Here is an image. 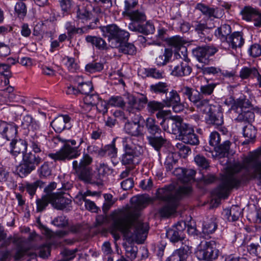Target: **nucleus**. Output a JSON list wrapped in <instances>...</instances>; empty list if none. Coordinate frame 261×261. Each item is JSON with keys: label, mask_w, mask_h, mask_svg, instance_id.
<instances>
[{"label": "nucleus", "mask_w": 261, "mask_h": 261, "mask_svg": "<svg viewBox=\"0 0 261 261\" xmlns=\"http://www.w3.org/2000/svg\"><path fill=\"white\" fill-rule=\"evenodd\" d=\"M230 145L231 142L226 140L215 148V151L221 156L225 157L228 154Z\"/></svg>", "instance_id": "a18cd8bd"}, {"label": "nucleus", "mask_w": 261, "mask_h": 261, "mask_svg": "<svg viewBox=\"0 0 261 261\" xmlns=\"http://www.w3.org/2000/svg\"><path fill=\"white\" fill-rule=\"evenodd\" d=\"M256 73V68L255 67L249 68L244 67L242 68L240 72V76L242 79H246L250 76L252 77Z\"/></svg>", "instance_id": "0e129e2a"}, {"label": "nucleus", "mask_w": 261, "mask_h": 261, "mask_svg": "<svg viewBox=\"0 0 261 261\" xmlns=\"http://www.w3.org/2000/svg\"><path fill=\"white\" fill-rule=\"evenodd\" d=\"M119 52L129 55H134L136 53L135 46L131 43L123 42L119 49Z\"/></svg>", "instance_id": "6e6d98bb"}, {"label": "nucleus", "mask_w": 261, "mask_h": 261, "mask_svg": "<svg viewBox=\"0 0 261 261\" xmlns=\"http://www.w3.org/2000/svg\"><path fill=\"white\" fill-rule=\"evenodd\" d=\"M103 67L104 65L102 62L94 60L86 65L85 70L88 72L93 73L101 71L103 70Z\"/></svg>", "instance_id": "ea45409f"}, {"label": "nucleus", "mask_w": 261, "mask_h": 261, "mask_svg": "<svg viewBox=\"0 0 261 261\" xmlns=\"http://www.w3.org/2000/svg\"><path fill=\"white\" fill-rule=\"evenodd\" d=\"M257 10L250 6H245L241 10V14L244 19L250 21L252 17H255L257 13Z\"/></svg>", "instance_id": "c03bdc74"}, {"label": "nucleus", "mask_w": 261, "mask_h": 261, "mask_svg": "<svg viewBox=\"0 0 261 261\" xmlns=\"http://www.w3.org/2000/svg\"><path fill=\"white\" fill-rule=\"evenodd\" d=\"M216 86V84L213 83L201 86L198 93H200L202 96L203 95H210L213 93Z\"/></svg>", "instance_id": "e2e57ef3"}, {"label": "nucleus", "mask_w": 261, "mask_h": 261, "mask_svg": "<svg viewBox=\"0 0 261 261\" xmlns=\"http://www.w3.org/2000/svg\"><path fill=\"white\" fill-rule=\"evenodd\" d=\"M196 67L200 69L204 74L219 75L220 73H221V69L215 67H205L203 65H197Z\"/></svg>", "instance_id": "864d4df0"}, {"label": "nucleus", "mask_w": 261, "mask_h": 261, "mask_svg": "<svg viewBox=\"0 0 261 261\" xmlns=\"http://www.w3.org/2000/svg\"><path fill=\"white\" fill-rule=\"evenodd\" d=\"M29 141L31 148L34 153H38L42 151L41 138L35 134L31 136Z\"/></svg>", "instance_id": "58836bf2"}, {"label": "nucleus", "mask_w": 261, "mask_h": 261, "mask_svg": "<svg viewBox=\"0 0 261 261\" xmlns=\"http://www.w3.org/2000/svg\"><path fill=\"white\" fill-rule=\"evenodd\" d=\"M21 125L23 128L28 129L29 130L35 131L39 128L38 123L29 115L23 117Z\"/></svg>", "instance_id": "473e14b6"}, {"label": "nucleus", "mask_w": 261, "mask_h": 261, "mask_svg": "<svg viewBox=\"0 0 261 261\" xmlns=\"http://www.w3.org/2000/svg\"><path fill=\"white\" fill-rule=\"evenodd\" d=\"M116 139H114L110 144L106 145L102 148L103 152V156L106 154H108L110 158H115L117 154V149L115 146Z\"/></svg>", "instance_id": "de8ad7c7"}, {"label": "nucleus", "mask_w": 261, "mask_h": 261, "mask_svg": "<svg viewBox=\"0 0 261 261\" xmlns=\"http://www.w3.org/2000/svg\"><path fill=\"white\" fill-rule=\"evenodd\" d=\"M171 19L178 21L177 25H180L181 31L184 33L187 32L190 29V24L187 22L182 20L180 14H177L175 16H172Z\"/></svg>", "instance_id": "bf43d9fd"}, {"label": "nucleus", "mask_w": 261, "mask_h": 261, "mask_svg": "<svg viewBox=\"0 0 261 261\" xmlns=\"http://www.w3.org/2000/svg\"><path fill=\"white\" fill-rule=\"evenodd\" d=\"M124 129L127 134L132 136H138L141 134L139 120L136 122L126 123Z\"/></svg>", "instance_id": "72a5a7b5"}, {"label": "nucleus", "mask_w": 261, "mask_h": 261, "mask_svg": "<svg viewBox=\"0 0 261 261\" xmlns=\"http://www.w3.org/2000/svg\"><path fill=\"white\" fill-rule=\"evenodd\" d=\"M193 104L203 113L207 114L212 110L213 106L210 104V100L203 98L201 95H200Z\"/></svg>", "instance_id": "c85d7f7f"}, {"label": "nucleus", "mask_w": 261, "mask_h": 261, "mask_svg": "<svg viewBox=\"0 0 261 261\" xmlns=\"http://www.w3.org/2000/svg\"><path fill=\"white\" fill-rule=\"evenodd\" d=\"M51 204L53 207L58 210L66 208L71 202V199L65 197L62 192L50 193Z\"/></svg>", "instance_id": "2eb2a0df"}, {"label": "nucleus", "mask_w": 261, "mask_h": 261, "mask_svg": "<svg viewBox=\"0 0 261 261\" xmlns=\"http://www.w3.org/2000/svg\"><path fill=\"white\" fill-rule=\"evenodd\" d=\"M145 127L148 136L158 135L164 133L159 125L158 122L153 118L148 117L145 121Z\"/></svg>", "instance_id": "aec40b11"}, {"label": "nucleus", "mask_w": 261, "mask_h": 261, "mask_svg": "<svg viewBox=\"0 0 261 261\" xmlns=\"http://www.w3.org/2000/svg\"><path fill=\"white\" fill-rule=\"evenodd\" d=\"M166 94V97L163 100L165 107H171L174 103H176L180 100L179 95L176 90H172L168 94Z\"/></svg>", "instance_id": "f704fd0d"}, {"label": "nucleus", "mask_w": 261, "mask_h": 261, "mask_svg": "<svg viewBox=\"0 0 261 261\" xmlns=\"http://www.w3.org/2000/svg\"><path fill=\"white\" fill-rule=\"evenodd\" d=\"M227 42L233 49L240 48L244 43L243 34L241 32H236L229 36Z\"/></svg>", "instance_id": "5701e85b"}, {"label": "nucleus", "mask_w": 261, "mask_h": 261, "mask_svg": "<svg viewBox=\"0 0 261 261\" xmlns=\"http://www.w3.org/2000/svg\"><path fill=\"white\" fill-rule=\"evenodd\" d=\"M13 244L16 245V252L13 257L15 260H19L27 254L29 249L21 239H14Z\"/></svg>", "instance_id": "a878e982"}, {"label": "nucleus", "mask_w": 261, "mask_h": 261, "mask_svg": "<svg viewBox=\"0 0 261 261\" xmlns=\"http://www.w3.org/2000/svg\"><path fill=\"white\" fill-rule=\"evenodd\" d=\"M191 192V187L189 185L177 187L170 184L159 189L156 193L157 198L165 202L160 211L161 215L168 217L174 214L180 205L181 199Z\"/></svg>", "instance_id": "7ed1b4c3"}, {"label": "nucleus", "mask_w": 261, "mask_h": 261, "mask_svg": "<svg viewBox=\"0 0 261 261\" xmlns=\"http://www.w3.org/2000/svg\"><path fill=\"white\" fill-rule=\"evenodd\" d=\"M217 49L213 46H198L193 49V54L201 63L207 64L209 57L214 55Z\"/></svg>", "instance_id": "f8f14e48"}, {"label": "nucleus", "mask_w": 261, "mask_h": 261, "mask_svg": "<svg viewBox=\"0 0 261 261\" xmlns=\"http://www.w3.org/2000/svg\"><path fill=\"white\" fill-rule=\"evenodd\" d=\"M15 11L19 17H24L27 12V6L22 1L17 2L15 6Z\"/></svg>", "instance_id": "69168bd1"}, {"label": "nucleus", "mask_w": 261, "mask_h": 261, "mask_svg": "<svg viewBox=\"0 0 261 261\" xmlns=\"http://www.w3.org/2000/svg\"><path fill=\"white\" fill-rule=\"evenodd\" d=\"M92 162V158L88 153H84L79 161L72 162L73 173L86 183L99 185L101 179L111 173L112 170L107 164L100 163L97 168V172L91 173L92 169L89 166Z\"/></svg>", "instance_id": "20e7f679"}, {"label": "nucleus", "mask_w": 261, "mask_h": 261, "mask_svg": "<svg viewBox=\"0 0 261 261\" xmlns=\"http://www.w3.org/2000/svg\"><path fill=\"white\" fill-rule=\"evenodd\" d=\"M194 161L201 169L206 170L210 167V162L204 156L197 154L194 158Z\"/></svg>", "instance_id": "603ef678"}, {"label": "nucleus", "mask_w": 261, "mask_h": 261, "mask_svg": "<svg viewBox=\"0 0 261 261\" xmlns=\"http://www.w3.org/2000/svg\"><path fill=\"white\" fill-rule=\"evenodd\" d=\"M71 118L68 115H60L51 122L50 125L56 133H60L71 127Z\"/></svg>", "instance_id": "4468645a"}, {"label": "nucleus", "mask_w": 261, "mask_h": 261, "mask_svg": "<svg viewBox=\"0 0 261 261\" xmlns=\"http://www.w3.org/2000/svg\"><path fill=\"white\" fill-rule=\"evenodd\" d=\"M122 143L124 152L134 158L139 156L143 153L142 147L139 145H136L133 144L132 139L130 137L122 138Z\"/></svg>", "instance_id": "f3484780"}, {"label": "nucleus", "mask_w": 261, "mask_h": 261, "mask_svg": "<svg viewBox=\"0 0 261 261\" xmlns=\"http://www.w3.org/2000/svg\"><path fill=\"white\" fill-rule=\"evenodd\" d=\"M186 227L185 222H178L176 225L167 230V237L171 242L175 243L181 241L185 238L184 230Z\"/></svg>", "instance_id": "ddd939ff"}, {"label": "nucleus", "mask_w": 261, "mask_h": 261, "mask_svg": "<svg viewBox=\"0 0 261 261\" xmlns=\"http://www.w3.org/2000/svg\"><path fill=\"white\" fill-rule=\"evenodd\" d=\"M208 117L206 118V122L209 124L218 127L223 124V116L221 112H215L213 111L207 113Z\"/></svg>", "instance_id": "b1692460"}, {"label": "nucleus", "mask_w": 261, "mask_h": 261, "mask_svg": "<svg viewBox=\"0 0 261 261\" xmlns=\"http://www.w3.org/2000/svg\"><path fill=\"white\" fill-rule=\"evenodd\" d=\"M137 5L136 0H125L124 1V11L122 14L125 16L127 14L134 11V9Z\"/></svg>", "instance_id": "338daca9"}, {"label": "nucleus", "mask_w": 261, "mask_h": 261, "mask_svg": "<svg viewBox=\"0 0 261 261\" xmlns=\"http://www.w3.org/2000/svg\"><path fill=\"white\" fill-rule=\"evenodd\" d=\"M10 152L13 155L16 156L18 154H24L27 149V143L22 139L12 140L10 143Z\"/></svg>", "instance_id": "a211bd4d"}, {"label": "nucleus", "mask_w": 261, "mask_h": 261, "mask_svg": "<svg viewBox=\"0 0 261 261\" xmlns=\"http://www.w3.org/2000/svg\"><path fill=\"white\" fill-rule=\"evenodd\" d=\"M125 249V254L127 257L129 258L131 260L135 259L136 258L138 251L137 247L126 245Z\"/></svg>", "instance_id": "774afa93"}, {"label": "nucleus", "mask_w": 261, "mask_h": 261, "mask_svg": "<svg viewBox=\"0 0 261 261\" xmlns=\"http://www.w3.org/2000/svg\"><path fill=\"white\" fill-rule=\"evenodd\" d=\"M243 132L244 137L247 138L243 142V144H247L253 142L256 137V130L249 123L244 126Z\"/></svg>", "instance_id": "7c9ffc66"}, {"label": "nucleus", "mask_w": 261, "mask_h": 261, "mask_svg": "<svg viewBox=\"0 0 261 261\" xmlns=\"http://www.w3.org/2000/svg\"><path fill=\"white\" fill-rule=\"evenodd\" d=\"M145 73L147 76L154 79H161L163 78L164 72L155 68L145 69Z\"/></svg>", "instance_id": "052dcab7"}, {"label": "nucleus", "mask_w": 261, "mask_h": 261, "mask_svg": "<svg viewBox=\"0 0 261 261\" xmlns=\"http://www.w3.org/2000/svg\"><path fill=\"white\" fill-rule=\"evenodd\" d=\"M87 42L91 43L100 50H107L108 47L106 41L101 37L88 35L86 37Z\"/></svg>", "instance_id": "c756f323"}, {"label": "nucleus", "mask_w": 261, "mask_h": 261, "mask_svg": "<svg viewBox=\"0 0 261 261\" xmlns=\"http://www.w3.org/2000/svg\"><path fill=\"white\" fill-rule=\"evenodd\" d=\"M147 140L149 144L157 151H160L161 149L165 146L167 142L165 133L158 135L147 136Z\"/></svg>", "instance_id": "6ab92c4d"}, {"label": "nucleus", "mask_w": 261, "mask_h": 261, "mask_svg": "<svg viewBox=\"0 0 261 261\" xmlns=\"http://www.w3.org/2000/svg\"><path fill=\"white\" fill-rule=\"evenodd\" d=\"M230 102L233 101L230 110L233 111L237 116L235 120L238 122H247L248 123L254 118V114L253 112L246 109L251 106L250 101L244 97L234 100L230 97Z\"/></svg>", "instance_id": "0eeeda50"}, {"label": "nucleus", "mask_w": 261, "mask_h": 261, "mask_svg": "<svg viewBox=\"0 0 261 261\" xmlns=\"http://www.w3.org/2000/svg\"><path fill=\"white\" fill-rule=\"evenodd\" d=\"M175 56H178L179 58L174 60L172 65H170L171 74L177 77L189 75L192 71V68L189 65L190 59L185 55L182 58L178 53L175 54ZM176 58H177V57Z\"/></svg>", "instance_id": "9d476101"}, {"label": "nucleus", "mask_w": 261, "mask_h": 261, "mask_svg": "<svg viewBox=\"0 0 261 261\" xmlns=\"http://www.w3.org/2000/svg\"><path fill=\"white\" fill-rule=\"evenodd\" d=\"M216 246L214 241L201 242L196 252L198 259L209 261L217 258L219 251Z\"/></svg>", "instance_id": "9b49d317"}, {"label": "nucleus", "mask_w": 261, "mask_h": 261, "mask_svg": "<svg viewBox=\"0 0 261 261\" xmlns=\"http://www.w3.org/2000/svg\"><path fill=\"white\" fill-rule=\"evenodd\" d=\"M165 106L163 101L160 102L155 100L150 101L147 103V109L149 113L153 114L156 111L162 110Z\"/></svg>", "instance_id": "49530a36"}, {"label": "nucleus", "mask_w": 261, "mask_h": 261, "mask_svg": "<svg viewBox=\"0 0 261 261\" xmlns=\"http://www.w3.org/2000/svg\"><path fill=\"white\" fill-rule=\"evenodd\" d=\"M170 120L169 125L172 127V133L174 134H178L180 139L185 143L192 145L199 144L198 136L194 133L193 127L184 122L181 119L179 122H174Z\"/></svg>", "instance_id": "423d86ee"}, {"label": "nucleus", "mask_w": 261, "mask_h": 261, "mask_svg": "<svg viewBox=\"0 0 261 261\" xmlns=\"http://www.w3.org/2000/svg\"><path fill=\"white\" fill-rule=\"evenodd\" d=\"M170 120L169 125L172 127V133L174 134H178L180 139L185 143L192 145L199 144L198 136L194 133L193 127L184 122L181 119L179 122H174Z\"/></svg>", "instance_id": "39448f33"}, {"label": "nucleus", "mask_w": 261, "mask_h": 261, "mask_svg": "<svg viewBox=\"0 0 261 261\" xmlns=\"http://www.w3.org/2000/svg\"><path fill=\"white\" fill-rule=\"evenodd\" d=\"M252 179H261V146L249 152L242 163H235L228 167L215 192L220 197L226 196L231 189L239 187L242 181Z\"/></svg>", "instance_id": "f03ea898"}, {"label": "nucleus", "mask_w": 261, "mask_h": 261, "mask_svg": "<svg viewBox=\"0 0 261 261\" xmlns=\"http://www.w3.org/2000/svg\"><path fill=\"white\" fill-rule=\"evenodd\" d=\"M197 8L203 14L209 17H217L215 10L214 8H210L203 4H198Z\"/></svg>", "instance_id": "5fc2aeb1"}, {"label": "nucleus", "mask_w": 261, "mask_h": 261, "mask_svg": "<svg viewBox=\"0 0 261 261\" xmlns=\"http://www.w3.org/2000/svg\"><path fill=\"white\" fill-rule=\"evenodd\" d=\"M131 201L136 211L132 212L127 208L114 211L111 215L112 223L110 231L116 240L120 239L118 232H120L125 237L142 243L146 238L149 227L146 223L139 220L138 211L144 207L145 200L143 197L138 196L133 197Z\"/></svg>", "instance_id": "f257e3e1"}, {"label": "nucleus", "mask_w": 261, "mask_h": 261, "mask_svg": "<svg viewBox=\"0 0 261 261\" xmlns=\"http://www.w3.org/2000/svg\"><path fill=\"white\" fill-rule=\"evenodd\" d=\"M23 161L35 170L36 167L42 162L43 160L36 153L29 152L23 154Z\"/></svg>", "instance_id": "cd10ccee"}, {"label": "nucleus", "mask_w": 261, "mask_h": 261, "mask_svg": "<svg viewBox=\"0 0 261 261\" xmlns=\"http://www.w3.org/2000/svg\"><path fill=\"white\" fill-rule=\"evenodd\" d=\"M103 197L105 198V202L102 206V210L105 213H106L116 202L117 199L114 198L113 195L111 194H105Z\"/></svg>", "instance_id": "3c124183"}, {"label": "nucleus", "mask_w": 261, "mask_h": 261, "mask_svg": "<svg viewBox=\"0 0 261 261\" xmlns=\"http://www.w3.org/2000/svg\"><path fill=\"white\" fill-rule=\"evenodd\" d=\"M168 44L176 49H178L182 47L184 50H186V47H183V45L185 44V41L183 39L179 36H174L169 38L168 40Z\"/></svg>", "instance_id": "8fccbe9b"}, {"label": "nucleus", "mask_w": 261, "mask_h": 261, "mask_svg": "<svg viewBox=\"0 0 261 261\" xmlns=\"http://www.w3.org/2000/svg\"><path fill=\"white\" fill-rule=\"evenodd\" d=\"M100 28L101 31L103 33V35L108 37L109 38L116 36L121 38H128L129 36L128 32L120 29L116 24L103 26Z\"/></svg>", "instance_id": "dca6fc26"}, {"label": "nucleus", "mask_w": 261, "mask_h": 261, "mask_svg": "<svg viewBox=\"0 0 261 261\" xmlns=\"http://www.w3.org/2000/svg\"><path fill=\"white\" fill-rule=\"evenodd\" d=\"M125 16L127 17L133 21L128 25V29L130 31L137 32L144 35H148L153 33L154 27L149 22H147L144 25L137 23V22H142L146 20V16L143 12L138 10H134Z\"/></svg>", "instance_id": "6e6552de"}, {"label": "nucleus", "mask_w": 261, "mask_h": 261, "mask_svg": "<svg viewBox=\"0 0 261 261\" xmlns=\"http://www.w3.org/2000/svg\"><path fill=\"white\" fill-rule=\"evenodd\" d=\"M17 134V126L14 123L10 124L7 132L3 137L5 138L8 141L15 139Z\"/></svg>", "instance_id": "09e8293b"}, {"label": "nucleus", "mask_w": 261, "mask_h": 261, "mask_svg": "<svg viewBox=\"0 0 261 261\" xmlns=\"http://www.w3.org/2000/svg\"><path fill=\"white\" fill-rule=\"evenodd\" d=\"M57 138L59 140V142L65 143L64 146L62 147L56 153H50L48 154V156L54 160L57 161H65L70 160L79 157L81 154V151L79 149L80 146L83 142L81 140L79 145L77 146L72 147L69 144L67 143L66 139H63L60 136H57Z\"/></svg>", "instance_id": "1a4fd4ad"}, {"label": "nucleus", "mask_w": 261, "mask_h": 261, "mask_svg": "<svg viewBox=\"0 0 261 261\" xmlns=\"http://www.w3.org/2000/svg\"><path fill=\"white\" fill-rule=\"evenodd\" d=\"M127 110L129 112L134 113L135 111H140L142 107L137 103V98L133 95H128L127 97Z\"/></svg>", "instance_id": "4c0bfd02"}, {"label": "nucleus", "mask_w": 261, "mask_h": 261, "mask_svg": "<svg viewBox=\"0 0 261 261\" xmlns=\"http://www.w3.org/2000/svg\"><path fill=\"white\" fill-rule=\"evenodd\" d=\"M128 38H121L119 36L109 38V45L112 48H118V50L123 44V41Z\"/></svg>", "instance_id": "680f3d73"}, {"label": "nucleus", "mask_w": 261, "mask_h": 261, "mask_svg": "<svg viewBox=\"0 0 261 261\" xmlns=\"http://www.w3.org/2000/svg\"><path fill=\"white\" fill-rule=\"evenodd\" d=\"M96 192H92L90 191H87L84 194H79L76 196V199L79 200L80 202L82 201L85 202V206L87 210L92 212H96L97 211V207L96 206L94 202L87 199V196L90 195H96Z\"/></svg>", "instance_id": "412c9836"}, {"label": "nucleus", "mask_w": 261, "mask_h": 261, "mask_svg": "<svg viewBox=\"0 0 261 261\" xmlns=\"http://www.w3.org/2000/svg\"><path fill=\"white\" fill-rule=\"evenodd\" d=\"M51 204V197L50 193L43 195L40 198L36 200L37 212H42L44 211L48 205Z\"/></svg>", "instance_id": "e433bc0d"}, {"label": "nucleus", "mask_w": 261, "mask_h": 261, "mask_svg": "<svg viewBox=\"0 0 261 261\" xmlns=\"http://www.w3.org/2000/svg\"><path fill=\"white\" fill-rule=\"evenodd\" d=\"M161 51L162 54L156 58V63L160 66L165 65L172 55V51L167 48L165 49L164 51L162 49Z\"/></svg>", "instance_id": "37998d69"}, {"label": "nucleus", "mask_w": 261, "mask_h": 261, "mask_svg": "<svg viewBox=\"0 0 261 261\" xmlns=\"http://www.w3.org/2000/svg\"><path fill=\"white\" fill-rule=\"evenodd\" d=\"M34 170L35 169L33 167H32L23 160L22 163L17 167V172L21 178L26 177Z\"/></svg>", "instance_id": "a19ab883"}, {"label": "nucleus", "mask_w": 261, "mask_h": 261, "mask_svg": "<svg viewBox=\"0 0 261 261\" xmlns=\"http://www.w3.org/2000/svg\"><path fill=\"white\" fill-rule=\"evenodd\" d=\"M166 115V111L161 110L159 111L156 114V117L158 119H162V121L160 122V124L164 127L165 130L168 129V130L172 131V127L170 126L168 123L170 120L174 121V122H179L181 118L178 116L171 117L169 118H165Z\"/></svg>", "instance_id": "4be33fe9"}, {"label": "nucleus", "mask_w": 261, "mask_h": 261, "mask_svg": "<svg viewBox=\"0 0 261 261\" xmlns=\"http://www.w3.org/2000/svg\"><path fill=\"white\" fill-rule=\"evenodd\" d=\"M169 86L165 82H159L150 86V90L155 94H167Z\"/></svg>", "instance_id": "c9c22d12"}, {"label": "nucleus", "mask_w": 261, "mask_h": 261, "mask_svg": "<svg viewBox=\"0 0 261 261\" xmlns=\"http://www.w3.org/2000/svg\"><path fill=\"white\" fill-rule=\"evenodd\" d=\"M241 208L237 205H232L230 209L224 210V216L229 221H236L239 219L241 213Z\"/></svg>", "instance_id": "bb28decb"}, {"label": "nucleus", "mask_w": 261, "mask_h": 261, "mask_svg": "<svg viewBox=\"0 0 261 261\" xmlns=\"http://www.w3.org/2000/svg\"><path fill=\"white\" fill-rule=\"evenodd\" d=\"M51 168L47 162H44L37 170L38 174L40 178L44 179L51 176Z\"/></svg>", "instance_id": "79ce46f5"}, {"label": "nucleus", "mask_w": 261, "mask_h": 261, "mask_svg": "<svg viewBox=\"0 0 261 261\" xmlns=\"http://www.w3.org/2000/svg\"><path fill=\"white\" fill-rule=\"evenodd\" d=\"M75 13V18L78 21L84 23L91 18V13L84 5L76 6Z\"/></svg>", "instance_id": "393cba45"}, {"label": "nucleus", "mask_w": 261, "mask_h": 261, "mask_svg": "<svg viewBox=\"0 0 261 261\" xmlns=\"http://www.w3.org/2000/svg\"><path fill=\"white\" fill-rule=\"evenodd\" d=\"M217 228V225L215 222V220L211 219L207 222H205L203 225V232L204 233H212Z\"/></svg>", "instance_id": "13d9d810"}, {"label": "nucleus", "mask_w": 261, "mask_h": 261, "mask_svg": "<svg viewBox=\"0 0 261 261\" xmlns=\"http://www.w3.org/2000/svg\"><path fill=\"white\" fill-rule=\"evenodd\" d=\"M79 93L87 95L93 89L92 83L90 82H79L78 84Z\"/></svg>", "instance_id": "4d7b16f0"}, {"label": "nucleus", "mask_w": 261, "mask_h": 261, "mask_svg": "<svg viewBox=\"0 0 261 261\" xmlns=\"http://www.w3.org/2000/svg\"><path fill=\"white\" fill-rule=\"evenodd\" d=\"M231 32V27L228 24H223L218 28L215 31V36L220 39L221 41H227Z\"/></svg>", "instance_id": "2f4dec72"}]
</instances>
